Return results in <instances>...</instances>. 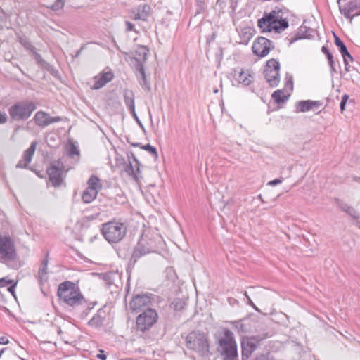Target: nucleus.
Segmentation results:
<instances>
[{
	"label": "nucleus",
	"instance_id": "nucleus-56",
	"mask_svg": "<svg viewBox=\"0 0 360 360\" xmlns=\"http://www.w3.org/2000/svg\"><path fill=\"white\" fill-rule=\"evenodd\" d=\"M321 51H322V52H323L325 55H326V54H327V53H329V52H330V51H329V50L328 49V48H327L326 46H322V48H321Z\"/></svg>",
	"mask_w": 360,
	"mask_h": 360
},
{
	"label": "nucleus",
	"instance_id": "nucleus-27",
	"mask_svg": "<svg viewBox=\"0 0 360 360\" xmlns=\"http://www.w3.org/2000/svg\"><path fill=\"white\" fill-rule=\"evenodd\" d=\"M253 36V30L250 27H245L240 32V43L247 44Z\"/></svg>",
	"mask_w": 360,
	"mask_h": 360
},
{
	"label": "nucleus",
	"instance_id": "nucleus-23",
	"mask_svg": "<svg viewBox=\"0 0 360 360\" xmlns=\"http://www.w3.org/2000/svg\"><path fill=\"white\" fill-rule=\"evenodd\" d=\"M47 264L48 259H46L42 262V264L39 269L38 280L40 285H43L48 281Z\"/></svg>",
	"mask_w": 360,
	"mask_h": 360
},
{
	"label": "nucleus",
	"instance_id": "nucleus-50",
	"mask_svg": "<svg viewBox=\"0 0 360 360\" xmlns=\"http://www.w3.org/2000/svg\"><path fill=\"white\" fill-rule=\"evenodd\" d=\"M18 282H13L11 283V285L8 287V290L12 294L13 296L15 297V288L17 285Z\"/></svg>",
	"mask_w": 360,
	"mask_h": 360
},
{
	"label": "nucleus",
	"instance_id": "nucleus-6",
	"mask_svg": "<svg viewBox=\"0 0 360 360\" xmlns=\"http://www.w3.org/2000/svg\"><path fill=\"white\" fill-rule=\"evenodd\" d=\"M36 105L32 101H20L11 105L8 113L12 120L15 121L26 120L35 110Z\"/></svg>",
	"mask_w": 360,
	"mask_h": 360
},
{
	"label": "nucleus",
	"instance_id": "nucleus-22",
	"mask_svg": "<svg viewBox=\"0 0 360 360\" xmlns=\"http://www.w3.org/2000/svg\"><path fill=\"white\" fill-rule=\"evenodd\" d=\"M134 164L129 162V163L126 166L125 172L128 174L129 176H131L136 181H138L140 176V169L139 167V162L136 159L134 160Z\"/></svg>",
	"mask_w": 360,
	"mask_h": 360
},
{
	"label": "nucleus",
	"instance_id": "nucleus-41",
	"mask_svg": "<svg viewBox=\"0 0 360 360\" xmlns=\"http://www.w3.org/2000/svg\"><path fill=\"white\" fill-rule=\"evenodd\" d=\"M125 26H126V28H125V31L126 32L134 31L135 32H137V31L135 29L134 25L132 22H131L130 21L126 20L125 21Z\"/></svg>",
	"mask_w": 360,
	"mask_h": 360
},
{
	"label": "nucleus",
	"instance_id": "nucleus-2",
	"mask_svg": "<svg viewBox=\"0 0 360 360\" xmlns=\"http://www.w3.org/2000/svg\"><path fill=\"white\" fill-rule=\"evenodd\" d=\"M286 12L276 8L269 13H264L263 17L258 20L257 25L262 32H271L279 33L288 27Z\"/></svg>",
	"mask_w": 360,
	"mask_h": 360
},
{
	"label": "nucleus",
	"instance_id": "nucleus-11",
	"mask_svg": "<svg viewBox=\"0 0 360 360\" xmlns=\"http://www.w3.org/2000/svg\"><path fill=\"white\" fill-rule=\"evenodd\" d=\"M274 48V44L271 40L266 37H259L254 42L252 46V52L259 57L267 56L270 51Z\"/></svg>",
	"mask_w": 360,
	"mask_h": 360
},
{
	"label": "nucleus",
	"instance_id": "nucleus-49",
	"mask_svg": "<svg viewBox=\"0 0 360 360\" xmlns=\"http://www.w3.org/2000/svg\"><path fill=\"white\" fill-rule=\"evenodd\" d=\"M7 119V115L5 112H0V124L6 122Z\"/></svg>",
	"mask_w": 360,
	"mask_h": 360
},
{
	"label": "nucleus",
	"instance_id": "nucleus-46",
	"mask_svg": "<svg viewBox=\"0 0 360 360\" xmlns=\"http://www.w3.org/2000/svg\"><path fill=\"white\" fill-rule=\"evenodd\" d=\"M349 98V96L347 94H345L342 96L341 102H340V109L342 111H343L345 109V105Z\"/></svg>",
	"mask_w": 360,
	"mask_h": 360
},
{
	"label": "nucleus",
	"instance_id": "nucleus-36",
	"mask_svg": "<svg viewBox=\"0 0 360 360\" xmlns=\"http://www.w3.org/2000/svg\"><path fill=\"white\" fill-rule=\"evenodd\" d=\"M142 149L148 151L153 156L157 157L158 152L155 147L152 146L150 144H146L141 147Z\"/></svg>",
	"mask_w": 360,
	"mask_h": 360
},
{
	"label": "nucleus",
	"instance_id": "nucleus-59",
	"mask_svg": "<svg viewBox=\"0 0 360 360\" xmlns=\"http://www.w3.org/2000/svg\"><path fill=\"white\" fill-rule=\"evenodd\" d=\"M298 39H300V37H295L293 39L291 40L290 43H292V42L295 41Z\"/></svg>",
	"mask_w": 360,
	"mask_h": 360
},
{
	"label": "nucleus",
	"instance_id": "nucleus-24",
	"mask_svg": "<svg viewBox=\"0 0 360 360\" xmlns=\"http://www.w3.org/2000/svg\"><path fill=\"white\" fill-rule=\"evenodd\" d=\"M335 44L338 47L340 52L343 58L347 57L350 60H353L352 56L349 53L347 46L343 41L335 34H334Z\"/></svg>",
	"mask_w": 360,
	"mask_h": 360
},
{
	"label": "nucleus",
	"instance_id": "nucleus-19",
	"mask_svg": "<svg viewBox=\"0 0 360 360\" xmlns=\"http://www.w3.org/2000/svg\"><path fill=\"white\" fill-rule=\"evenodd\" d=\"M124 103L127 105V107L129 108L130 113L133 115V117L137 121V122L141 126V127L143 128V124L140 122V120L136 113L134 93L131 90H128V89L124 90Z\"/></svg>",
	"mask_w": 360,
	"mask_h": 360
},
{
	"label": "nucleus",
	"instance_id": "nucleus-14",
	"mask_svg": "<svg viewBox=\"0 0 360 360\" xmlns=\"http://www.w3.org/2000/svg\"><path fill=\"white\" fill-rule=\"evenodd\" d=\"M33 119L36 124L41 127H45L52 123L58 122L62 120L60 117H51L49 113L44 111L37 112Z\"/></svg>",
	"mask_w": 360,
	"mask_h": 360
},
{
	"label": "nucleus",
	"instance_id": "nucleus-1",
	"mask_svg": "<svg viewBox=\"0 0 360 360\" xmlns=\"http://www.w3.org/2000/svg\"><path fill=\"white\" fill-rule=\"evenodd\" d=\"M57 295L60 302L72 309L86 306V300L80 289L72 281L61 283L58 285Z\"/></svg>",
	"mask_w": 360,
	"mask_h": 360
},
{
	"label": "nucleus",
	"instance_id": "nucleus-58",
	"mask_svg": "<svg viewBox=\"0 0 360 360\" xmlns=\"http://www.w3.org/2000/svg\"><path fill=\"white\" fill-rule=\"evenodd\" d=\"M82 307H84V308L86 307L88 310H90L91 308H94V306H91V307H89L88 306V304H87V303H86V306H85V307H84V306H82Z\"/></svg>",
	"mask_w": 360,
	"mask_h": 360
},
{
	"label": "nucleus",
	"instance_id": "nucleus-38",
	"mask_svg": "<svg viewBox=\"0 0 360 360\" xmlns=\"http://www.w3.org/2000/svg\"><path fill=\"white\" fill-rule=\"evenodd\" d=\"M68 154L71 158H74L75 155L78 156L79 155V151L77 147L75 145H71L69 150Z\"/></svg>",
	"mask_w": 360,
	"mask_h": 360
},
{
	"label": "nucleus",
	"instance_id": "nucleus-43",
	"mask_svg": "<svg viewBox=\"0 0 360 360\" xmlns=\"http://www.w3.org/2000/svg\"><path fill=\"white\" fill-rule=\"evenodd\" d=\"M328 60L329 65L330 66L331 70L335 71L333 56L330 52L327 53L326 55Z\"/></svg>",
	"mask_w": 360,
	"mask_h": 360
},
{
	"label": "nucleus",
	"instance_id": "nucleus-20",
	"mask_svg": "<svg viewBox=\"0 0 360 360\" xmlns=\"http://www.w3.org/2000/svg\"><path fill=\"white\" fill-rule=\"evenodd\" d=\"M320 101H315L311 100L301 101L296 104L297 112H308L311 110L318 109L321 106Z\"/></svg>",
	"mask_w": 360,
	"mask_h": 360
},
{
	"label": "nucleus",
	"instance_id": "nucleus-44",
	"mask_svg": "<svg viewBox=\"0 0 360 360\" xmlns=\"http://www.w3.org/2000/svg\"><path fill=\"white\" fill-rule=\"evenodd\" d=\"M285 86L290 88V89H292L293 83L292 76L287 74L285 77Z\"/></svg>",
	"mask_w": 360,
	"mask_h": 360
},
{
	"label": "nucleus",
	"instance_id": "nucleus-7",
	"mask_svg": "<svg viewBox=\"0 0 360 360\" xmlns=\"http://www.w3.org/2000/svg\"><path fill=\"white\" fill-rule=\"evenodd\" d=\"M156 238L150 236L147 233L142 234L132 254L134 261L143 255L155 251L157 248Z\"/></svg>",
	"mask_w": 360,
	"mask_h": 360
},
{
	"label": "nucleus",
	"instance_id": "nucleus-15",
	"mask_svg": "<svg viewBox=\"0 0 360 360\" xmlns=\"http://www.w3.org/2000/svg\"><path fill=\"white\" fill-rule=\"evenodd\" d=\"M114 75L112 72L106 68L101 73L94 77V84L92 86V89H99L103 87L106 84L112 80Z\"/></svg>",
	"mask_w": 360,
	"mask_h": 360
},
{
	"label": "nucleus",
	"instance_id": "nucleus-62",
	"mask_svg": "<svg viewBox=\"0 0 360 360\" xmlns=\"http://www.w3.org/2000/svg\"><path fill=\"white\" fill-rule=\"evenodd\" d=\"M258 197L262 200V202H264V200L262 199V195H259Z\"/></svg>",
	"mask_w": 360,
	"mask_h": 360
},
{
	"label": "nucleus",
	"instance_id": "nucleus-17",
	"mask_svg": "<svg viewBox=\"0 0 360 360\" xmlns=\"http://www.w3.org/2000/svg\"><path fill=\"white\" fill-rule=\"evenodd\" d=\"M151 303V298L147 295H138L130 302V308L132 311H140L148 307Z\"/></svg>",
	"mask_w": 360,
	"mask_h": 360
},
{
	"label": "nucleus",
	"instance_id": "nucleus-37",
	"mask_svg": "<svg viewBox=\"0 0 360 360\" xmlns=\"http://www.w3.org/2000/svg\"><path fill=\"white\" fill-rule=\"evenodd\" d=\"M20 44L27 50L30 51H34V49H36L33 46L30 41H28L25 39L20 38Z\"/></svg>",
	"mask_w": 360,
	"mask_h": 360
},
{
	"label": "nucleus",
	"instance_id": "nucleus-52",
	"mask_svg": "<svg viewBox=\"0 0 360 360\" xmlns=\"http://www.w3.org/2000/svg\"><path fill=\"white\" fill-rule=\"evenodd\" d=\"M8 342H9V340L7 337H6V336L0 337V344L1 345H7V344H8Z\"/></svg>",
	"mask_w": 360,
	"mask_h": 360
},
{
	"label": "nucleus",
	"instance_id": "nucleus-35",
	"mask_svg": "<svg viewBox=\"0 0 360 360\" xmlns=\"http://www.w3.org/2000/svg\"><path fill=\"white\" fill-rule=\"evenodd\" d=\"M129 18L132 20H141L140 14H139V12L136 8H132L129 11Z\"/></svg>",
	"mask_w": 360,
	"mask_h": 360
},
{
	"label": "nucleus",
	"instance_id": "nucleus-47",
	"mask_svg": "<svg viewBox=\"0 0 360 360\" xmlns=\"http://www.w3.org/2000/svg\"><path fill=\"white\" fill-rule=\"evenodd\" d=\"M244 295L246 297L247 300H248V304L249 305H250L255 310L257 311H259V309L255 306V304H254V302H252V300L250 299V297H249V295H248V292H244Z\"/></svg>",
	"mask_w": 360,
	"mask_h": 360
},
{
	"label": "nucleus",
	"instance_id": "nucleus-4",
	"mask_svg": "<svg viewBox=\"0 0 360 360\" xmlns=\"http://www.w3.org/2000/svg\"><path fill=\"white\" fill-rule=\"evenodd\" d=\"M127 230V225L125 223L112 221L103 224L101 232L108 243H117L124 238Z\"/></svg>",
	"mask_w": 360,
	"mask_h": 360
},
{
	"label": "nucleus",
	"instance_id": "nucleus-30",
	"mask_svg": "<svg viewBox=\"0 0 360 360\" xmlns=\"http://www.w3.org/2000/svg\"><path fill=\"white\" fill-rule=\"evenodd\" d=\"M104 317L101 314V312L98 311L89 321V325L90 326L98 328L100 327L103 324Z\"/></svg>",
	"mask_w": 360,
	"mask_h": 360
},
{
	"label": "nucleus",
	"instance_id": "nucleus-5",
	"mask_svg": "<svg viewBox=\"0 0 360 360\" xmlns=\"http://www.w3.org/2000/svg\"><path fill=\"white\" fill-rule=\"evenodd\" d=\"M186 347L192 349L202 356H207L209 353V343L204 333L191 332L186 340Z\"/></svg>",
	"mask_w": 360,
	"mask_h": 360
},
{
	"label": "nucleus",
	"instance_id": "nucleus-28",
	"mask_svg": "<svg viewBox=\"0 0 360 360\" xmlns=\"http://www.w3.org/2000/svg\"><path fill=\"white\" fill-rule=\"evenodd\" d=\"M88 188L98 192L102 188V184L98 177L95 175L91 176L87 181Z\"/></svg>",
	"mask_w": 360,
	"mask_h": 360
},
{
	"label": "nucleus",
	"instance_id": "nucleus-45",
	"mask_svg": "<svg viewBox=\"0 0 360 360\" xmlns=\"http://www.w3.org/2000/svg\"><path fill=\"white\" fill-rule=\"evenodd\" d=\"M11 15V12H6L0 8V20L3 21L6 20Z\"/></svg>",
	"mask_w": 360,
	"mask_h": 360
},
{
	"label": "nucleus",
	"instance_id": "nucleus-10",
	"mask_svg": "<svg viewBox=\"0 0 360 360\" xmlns=\"http://www.w3.org/2000/svg\"><path fill=\"white\" fill-rule=\"evenodd\" d=\"M158 319L157 311L148 307L137 316L136 326L141 331L147 330L156 323Z\"/></svg>",
	"mask_w": 360,
	"mask_h": 360
},
{
	"label": "nucleus",
	"instance_id": "nucleus-60",
	"mask_svg": "<svg viewBox=\"0 0 360 360\" xmlns=\"http://www.w3.org/2000/svg\"><path fill=\"white\" fill-rule=\"evenodd\" d=\"M354 181H359V180H360V178H359V177H354Z\"/></svg>",
	"mask_w": 360,
	"mask_h": 360
},
{
	"label": "nucleus",
	"instance_id": "nucleus-12",
	"mask_svg": "<svg viewBox=\"0 0 360 360\" xmlns=\"http://www.w3.org/2000/svg\"><path fill=\"white\" fill-rule=\"evenodd\" d=\"M63 170V163L60 160L53 162L47 169L49 181L53 186L56 187L61 184Z\"/></svg>",
	"mask_w": 360,
	"mask_h": 360
},
{
	"label": "nucleus",
	"instance_id": "nucleus-48",
	"mask_svg": "<svg viewBox=\"0 0 360 360\" xmlns=\"http://www.w3.org/2000/svg\"><path fill=\"white\" fill-rule=\"evenodd\" d=\"M282 183V179H274L272 181H270L269 182H268L267 185H270V186H276L278 184H280Z\"/></svg>",
	"mask_w": 360,
	"mask_h": 360
},
{
	"label": "nucleus",
	"instance_id": "nucleus-26",
	"mask_svg": "<svg viewBox=\"0 0 360 360\" xmlns=\"http://www.w3.org/2000/svg\"><path fill=\"white\" fill-rule=\"evenodd\" d=\"M98 193L97 191L87 187L82 195V199L84 202L90 203L96 198Z\"/></svg>",
	"mask_w": 360,
	"mask_h": 360
},
{
	"label": "nucleus",
	"instance_id": "nucleus-8",
	"mask_svg": "<svg viewBox=\"0 0 360 360\" xmlns=\"http://www.w3.org/2000/svg\"><path fill=\"white\" fill-rule=\"evenodd\" d=\"M16 256L14 242L9 236H0V262L13 261Z\"/></svg>",
	"mask_w": 360,
	"mask_h": 360
},
{
	"label": "nucleus",
	"instance_id": "nucleus-53",
	"mask_svg": "<svg viewBox=\"0 0 360 360\" xmlns=\"http://www.w3.org/2000/svg\"><path fill=\"white\" fill-rule=\"evenodd\" d=\"M147 51L148 50L145 47H141L140 49V54L143 56V59H146V57L147 56Z\"/></svg>",
	"mask_w": 360,
	"mask_h": 360
},
{
	"label": "nucleus",
	"instance_id": "nucleus-33",
	"mask_svg": "<svg viewBox=\"0 0 360 360\" xmlns=\"http://www.w3.org/2000/svg\"><path fill=\"white\" fill-rule=\"evenodd\" d=\"M341 208L342 210L346 212L347 214H349L353 218L358 219L359 217V212L354 208L348 206L347 205H342Z\"/></svg>",
	"mask_w": 360,
	"mask_h": 360
},
{
	"label": "nucleus",
	"instance_id": "nucleus-51",
	"mask_svg": "<svg viewBox=\"0 0 360 360\" xmlns=\"http://www.w3.org/2000/svg\"><path fill=\"white\" fill-rule=\"evenodd\" d=\"M253 360H270L267 354L257 355Z\"/></svg>",
	"mask_w": 360,
	"mask_h": 360
},
{
	"label": "nucleus",
	"instance_id": "nucleus-9",
	"mask_svg": "<svg viewBox=\"0 0 360 360\" xmlns=\"http://www.w3.org/2000/svg\"><path fill=\"white\" fill-rule=\"evenodd\" d=\"M280 63L272 58L266 62L264 75L266 82L271 87H276L280 82Z\"/></svg>",
	"mask_w": 360,
	"mask_h": 360
},
{
	"label": "nucleus",
	"instance_id": "nucleus-25",
	"mask_svg": "<svg viewBox=\"0 0 360 360\" xmlns=\"http://www.w3.org/2000/svg\"><path fill=\"white\" fill-rule=\"evenodd\" d=\"M136 70L140 75V77L141 79V81L140 82L141 85L143 87L146 88V89L149 90L150 85L146 81V74H145V70H144L143 66L139 60H137V63L136 64Z\"/></svg>",
	"mask_w": 360,
	"mask_h": 360
},
{
	"label": "nucleus",
	"instance_id": "nucleus-55",
	"mask_svg": "<svg viewBox=\"0 0 360 360\" xmlns=\"http://www.w3.org/2000/svg\"><path fill=\"white\" fill-rule=\"evenodd\" d=\"M347 57H345V58H344V63H345V70L346 71H349V64H348V61H347Z\"/></svg>",
	"mask_w": 360,
	"mask_h": 360
},
{
	"label": "nucleus",
	"instance_id": "nucleus-57",
	"mask_svg": "<svg viewBox=\"0 0 360 360\" xmlns=\"http://www.w3.org/2000/svg\"><path fill=\"white\" fill-rule=\"evenodd\" d=\"M6 348H3L0 350V357L2 356L3 353L4 352V351L6 350Z\"/></svg>",
	"mask_w": 360,
	"mask_h": 360
},
{
	"label": "nucleus",
	"instance_id": "nucleus-32",
	"mask_svg": "<svg viewBox=\"0 0 360 360\" xmlns=\"http://www.w3.org/2000/svg\"><path fill=\"white\" fill-rule=\"evenodd\" d=\"M232 326L233 328L238 333H245L248 330L247 326L243 323L241 320L233 321Z\"/></svg>",
	"mask_w": 360,
	"mask_h": 360
},
{
	"label": "nucleus",
	"instance_id": "nucleus-42",
	"mask_svg": "<svg viewBox=\"0 0 360 360\" xmlns=\"http://www.w3.org/2000/svg\"><path fill=\"white\" fill-rule=\"evenodd\" d=\"M64 6L63 0H57L51 6L53 10L57 11L61 9Z\"/></svg>",
	"mask_w": 360,
	"mask_h": 360
},
{
	"label": "nucleus",
	"instance_id": "nucleus-40",
	"mask_svg": "<svg viewBox=\"0 0 360 360\" xmlns=\"http://www.w3.org/2000/svg\"><path fill=\"white\" fill-rule=\"evenodd\" d=\"M13 282V280L8 279L7 277L1 278H0V288L6 287Z\"/></svg>",
	"mask_w": 360,
	"mask_h": 360
},
{
	"label": "nucleus",
	"instance_id": "nucleus-31",
	"mask_svg": "<svg viewBox=\"0 0 360 360\" xmlns=\"http://www.w3.org/2000/svg\"><path fill=\"white\" fill-rule=\"evenodd\" d=\"M272 98L276 103H281L286 101L288 98L283 91V90H276L272 94Z\"/></svg>",
	"mask_w": 360,
	"mask_h": 360
},
{
	"label": "nucleus",
	"instance_id": "nucleus-54",
	"mask_svg": "<svg viewBox=\"0 0 360 360\" xmlns=\"http://www.w3.org/2000/svg\"><path fill=\"white\" fill-rule=\"evenodd\" d=\"M103 350H101V354H98L97 355V357H98V359H101V360H105V359H106V356H105L104 354H103Z\"/></svg>",
	"mask_w": 360,
	"mask_h": 360
},
{
	"label": "nucleus",
	"instance_id": "nucleus-3",
	"mask_svg": "<svg viewBox=\"0 0 360 360\" xmlns=\"http://www.w3.org/2000/svg\"><path fill=\"white\" fill-rule=\"evenodd\" d=\"M217 350L224 360H236L238 358L236 342L230 330L224 329L223 334L219 336Z\"/></svg>",
	"mask_w": 360,
	"mask_h": 360
},
{
	"label": "nucleus",
	"instance_id": "nucleus-29",
	"mask_svg": "<svg viewBox=\"0 0 360 360\" xmlns=\"http://www.w3.org/2000/svg\"><path fill=\"white\" fill-rule=\"evenodd\" d=\"M140 14L142 20H146L147 18L150 14L151 8L148 4L139 5L136 8Z\"/></svg>",
	"mask_w": 360,
	"mask_h": 360
},
{
	"label": "nucleus",
	"instance_id": "nucleus-16",
	"mask_svg": "<svg viewBox=\"0 0 360 360\" xmlns=\"http://www.w3.org/2000/svg\"><path fill=\"white\" fill-rule=\"evenodd\" d=\"M340 13L347 18L349 20L350 23H352L353 18L355 16L359 15L360 13H356L354 15H352L355 10L360 8V0H351L348 4L340 6Z\"/></svg>",
	"mask_w": 360,
	"mask_h": 360
},
{
	"label": "nucleus",
	"instance_id": "nucleus-39",
	"mask_svg": "<svg viewBox=\"0 0 360 360\" xmlns=\"http://www.w3.org/2000/svg\"><path fill=\"white\" fill-rule=\"evenodd\" d=\"M31 52L32 53L33 58H34V60H36V62L38 64L42 65L44 63L41 55L36 51V49H34V51H31Z\"/></svg>",
	"mask_w": 360,
	"mask_h": 360
},
{
	"label": "nucleus",
	"instance_id": "nucleus-18",
	"mask_svg": "<svg viewBox=\"0 0 360 360\" xmlns=\"http://www.w3.org/2000/svg\"><path fill=\"white\" fill-rule=\"evenodd\" d=\"M37 146V142H32L30 146L23 153L21 160L16 165L17 168H27L31 162Z\"/></svg>",
	"mask_w": 360,
	"mask_h": 360
},
{
	"label": "nucleus",
	"instance_id": "nucleus-61",
	"mask_svg": "<svg viewBox=\"0 0 360 360\" xmlns=\"http://www.w3.org/2000/svg\"><path fill=\"white\" fill-rule=\"evenodd\" d=\"M214 93L217 94L218 92V89H215L213 90Z\"/></svg>",
	"mask_w": 360,
	"mask_h": 360
},
{
	"label": "nucleus",
	"instance_id": "nucleus-63",
	"mask_svg": "<svg viewBox=\"0 0 360 360\" xmlns=\"http://www.w3.org/2000/svg\"><path fill=\"white\" fill-rule=\"evenodd\" d=\"M358 226L360 229V221L358 222Z\"/></svg>",
	"mask_w": 360,
	"mask_h": 360
},
{
	"label": "nucleus",
	"instance_id": "nucleus-13",
	"mask_svg": "<svg viewBox=\"0 0 360 360\" xmlns=\"http://www.w3.org/2000/svg\"><path fill=\"white\" fill-rule=\"evenodd\" d=\"M259 340L255 337L243 338L241 341L242 360H248L252 353L259 345Z\"/></svg>",
	"mask_w": 360,
	"mask_h": 360
},
{
	"label": "nucleus",
	"instance_id": "nucleus-34",
	"mask_svg": "<svg viewBox=\"0 0 360 360\" xmlns=\"http://www.w3.org/2000/svg\"><path fill=\"white\" fill-rule=\"evenodd\" d=\"M172 304L173 305L174 307V309L176 310V311H181L182 310L184 307H185V302H183L180 299H176L174 300Z\"/></svg>",
	"mask_w": 360,
	"mask_h": 360
},
{
	"label": "nucleus",
	"instance_id": "nucleus-21",
	"mask_svg": "<svg viewBox=\"0 0 360 360\" xmlns=\"http://www.w3.org/2000/svg\"><path fill=\"white\" fill-rule=\"evenodd\" d=\"M234 79L238 83L244 86L249 85L251 82V75L248 72L242 70H234Z\"/></svg>",
	"mask_w": 360,
	"mask_h": 360
}]
</instances>
